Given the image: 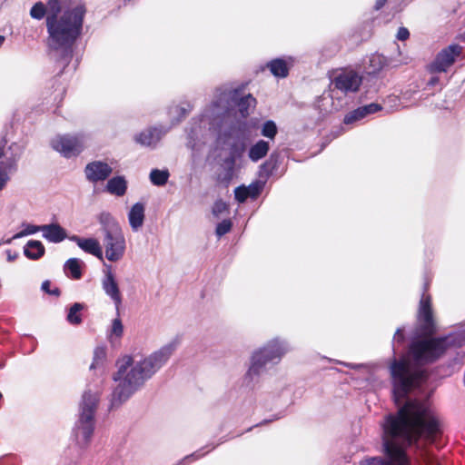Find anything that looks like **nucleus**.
Returning <instances> with one entry per match:
<instances>
[{
    "label": "nucleus",
    "instance_id": "1",
    "mask_svg": "<svg viewBox=\"0 0 465 465\" xmlns=\"http://www.w3.org/2000/svg\"><path fill=\"white\" fill-rule=\"evenodd\" d=\"M382 447L387 460L371 457L360 465H409L406 449L418 444L420 439L437 444L441 436L438 419L429 404L416 399H408L398 407L395 414H388L382 423Z\"/></svg>",
    "mask_w": 465,
    "mask_h": 465
},
{
    "label": "nucleus",
    "instance_id": "2",
    "mask_svg": "<svg viewBox=\"0 0 465 465\" xmlns=\"http://www.w3.org/2000/svg\"><path fill=\"white\" fill-rule=\"evenodd\" d=\"M203 124L208 123L209 127L199 122H190L186 128V146L193 151H200L213 137L217 147L221 150L227 148L229 153L222 160V172L217 174V182L227 186L233 179L237 160L241 159L246 150L243 138L238 135V125L232 124L223 131L222 128L226 124V116L222 108L203 119Z\"/></svg>",
    "mask_w": 465,
    "mask_h": 465
},
{
    "label": "nucleus",
    "instance_id": "3",
    "mask_svg": "<svg viewBox=\"0 0 465 465\" xmlns=\"http://www.w3.org/2000/svg\"><path fill=\"white\" fill-rule=\"evenodd\" d=\"M179 344L180 338L175 337L143 360L134 361L132 356L126 355L117 361V371L113 376L117 385L109 399V409L119 408L143 388L167 363Z\"/></svg>",
    "mask_w": 465,
    "mask_h": 465
},
{
    "label": "nucleus",
    "instance_id": "4",
    "mask_svg": "<svg viewBox=\"0 0 465 465\" xmlns=\"http://www.w3.org/2000/svg\"><path fill=\"white\" fill-rule=\"evenodd\" d=\"M85 13L84 5L80 4L65 10L60 19L50 18L46 21L47 45L52 50L62 51L60 60L64 66L73 57V46L82 34Z\"/></svg>",
    "mask_w": 465,
    "mask_h": 465
},
{
    "label": "nucleus",
    "instance_id": "5",
    "mask_svg": "<svg viewBox=\"0 0 465 465\" xmlns=\"http://www.w3.org/2000/svg\"><path fill=\"white\" fill-rule=\"evenodd\" d=\"M403 331V328L396 330L392 344L404 342ZM392 351L393 356L389 366L392 383V397L395 404L400 407L409 399L408 395L411 390L420 385L424 378V371L413 367L405 356L397 359L394 345H392Z\"/></svg>",
    "mask_w": 465,
    "mask_h": 465
},
{
    "label": "nucleus",
    "instance_id": "6",
    "mask_svg": "<svg viewBox=\"0 0 465 465\" xmlns=\"http://www.w3.org/2000/svg\"><path fill=\"white\" fill-rule=\"evenodd\" d=\"M245 88L244 84L237 88H219L217 92L219 94L216 96V99L213 100L208 106L204 108L203 113L198 116L193 118L190 122H199L202 124L203 119H209V116L213 114L216 109L222 108L226 116V124L222 128L223 131L227 126L232 124L238 125V135L240 138L242 137V123L238 121H234L232 119L231 110L232 108H236L242 117H247L249 115L250 107H254L256 104V99L250 94H244L243 90ZM206 127H209L208 123L203 124Z\"/></svg>",
    "mask_w": 465,
    "mask_h": 465
},
{
    "label": "nucleus",
    "instance_id": "7",
    "mask_svg": "<svg viewBox=\"0 0 465 465\" xmlns=\"http://www.w3.org/2000/svg\"><path fill=\"white\" fill-rule=\"evenodd\" d=\"M103 381L88 383L79 402L78 418L73 428V437L79 448H86L95 428V413L103 392Z\"/></svg>",
    "mask_w": 465,
    "mask_h": 465
},
{
    "label": "nucleus",
    "instance_id": "8",
    "mask_svg": "<svg viewBox=\"0 0 465 465\" xmlns=\"http://www.w3.org/2000/svg\"><path fill=\"white\" fill-rule=\"evenodd\" d=\"M292 350L289 341L274 337L255 349L250 358V365L244 375L247 386H253L268 367L277 365Z\"/></svg>",
    "mask_w": 465,
    "mask_h": 465
},
{
    "label": "nucleus",
    "instance_id": "9",
    "mask_svg": "<svg viewBox=\"0 0 465 465\" xmlns=\"http://www.w3.org/2000/svg\"><path fill=\"white\" fill-rule=\"evenodd\" d=\"M453 343L454 338L451 335L434 338L424 336L411 342L408 354L417 365L430 364L439 360Z\"/></svg>",
    "mask_w": 465,
    "mask_h": 465
},
{
    "label": "nucleus",
    "instance_id": "10",
    "mask_svg": "<svg viewBox=\"0 0 465 465\" xmlns=\"http://www.w3.org/2000/svg\"><path fill=\"white\" fill-rule=\"evenodd\" d=\"M87 138L84 134H57L51 142V147L63 157L70 159L78 156L86 146Z\"/></svg>",
    "mask_w": 465,
    "mask_h": 465
},
{
    "label": "nucleus",
    "instance_id": "11",
    "mask_svg": "<svg viewBox=\"0 0 465 465\" xmlns=\"http://www.w3.org/2000/svg\"><path fill=\"white\" fill-rule=\"evenodd\" d=\"M361 82V76L353 70H341L337 72L331 79V97H334L339 93L343 94L356 93Z\"/></svg>",
    "mask_w": 465,
    "mask_h": 465
},
{
    "label": "nucleus",
    "instance_id": "12",
    "mask_svg": "<svg viewBox=\"0 0 465 465\" xmlns=\"http://www.w3.org/2000/svg\"><path fill=\"white\" fill-rule=\"evenodd\" d=\"M461 52L462 47L456 44L443 48L436 54L434 60L427 65L428 72L430 74L446 73L461 54Z\"/></svg>",
    "mask_w": 465,
    "mask_h": 465
},
{
    "label": "nucleus",
    "instance_id": "13",
    "mask_svg": "<svg viewBox=\"0 0 465 465\" xmlns=\"http://www.w3.org/2000/svg\"><path fill=\"white\" fill-rule=\"evenodd\" d=\"M101 286L105 295L114 304L116 314H119L120 307L123 303V295L111 264L104 263Z\"/></svg>",
    "mask_w": 465,
    "mask_h": 465
},
{
    "label": "nucleus",
    "instance_id": "14",
    "mask_svg": "<svg viewBox=\"0 0 465 465\" xmlns=\"http://www.w3.org/2000/svg\"><path fill=\"white\" fill-rule=\"evenodd\" d=\"M419 331L423 336H431L436 331L431 299L429 294L422 293L420 300L418 315Z\"/></svg>",
    "mask_w": 465,
    "mask_h": 465
},
{
    "label": "nucleus",
    "instance_id": "15",
    "mask_svg": "<svg viewBox=\"0 0 465 465\" xmlns=\"http://www.w3.org/2000/svg\"><path fill=\"white\" fill-rule=\"evenodd\" d=\"M103 243L105 250V257L109 262H115L124 257L125 239L122 230L104 234Z\"/></svg>",
    "mask_w": 465,
    "mask_h": 465
},
{
    "label": "nucleus",
    "instance_id": "16",
    "mask_svg": "<svg viewBox=\"0 0 465 465\" xmlns=\"http://www.w3.org/2000/svg\"><path fill=\"white\" fill-rule=\"evenodd\" d=\"M169 128L158 125L149 127L134 136V141L143 147L155 148Z\"/></svg>",
    "mask_w": 465,
    "mask_h": 465
},
{
    "label": "nucleus",
    "instance_id": "17",
    "mask_svg": "<svg viewBox=\"0 0 465 465\" xmlns=\"http://www.w3.org/2000/svg\"><path fill=\"white\" fill-rule=\"evenodd\" d=\"M112 167L105 162L94 161L84 167L86 179L93 183L105 181L112 173Z\"/></svg>",
    "mask_w": 465,
    "mask_h": 465
},
{
    "label": "nucleus",
    "instance_id": "18",
    "mask_svg": "<svg viewBox=\"0 0 465 465\" xmlns=\"http://www.w3.org/2000/svg\"><path fill=\"white\" fill-rule=\"evenodd\" d=\"M294 58L292 56L274 58L266 63L265 67L277 78H285L289 75L290 69L294 64Z\"/></svg>",
    "mask_w": 465,
    "mask_h": 465
},
{
    "label": "nucleus",
    "instance_id": "19",
    "mask_svg": "<svg viewBox=\"0 0 465 465\" xmlns=\"http://www.w3.org/2000/svg\"><path fill=\"white\" fill-rule=\"evenodd\" d=\"M71 242H74L84 252L92 254L96 258L103 260V250L100 242L95 238H83L78 235L73 234L68 237Z\"/></svg>",
    "mask_w": 465,
    "mask_h": 465
},
{
    "label": "nucleus",
    "instance_id": "20",
    "mask_svg": "<svg viewBox=\"0 0 465 465\" xmlns=\"http://www.w3.org/2000/svg\"><path fill=\"white\" fill-rule=\"evenodd\" d=\"M382 109L381 105L377 103H371L366 105L360 106L349 112L343 119L345 124H351L364 119L366 116L375 114Z\"/></svg>",
    "mask_w": 465,
    "mask_h": 465
},
{
    "label": "nucleus",
    "instance_id": "21",
    "mask_svg": "<svg viewBox=\"0 0 465 465\" xmlns=\"http://www.w3.org/2000/svg\"><path fill=\"white\" fill-rule=\"evenodd\" d=\"M4 145L0 144V158L4 156L3 151ZM20 156V152L16 154L15 158H9L5 162L0 163V191L5 186L6 183L9 180V174L14 173L16 169V161Z\"/></svg>",
    "mask_w": 465,
    "mask_h": 465
},
{
    "label": "nucleus",
    "instance_id": "22",
    "mask_svg": "<svg viewBox=\"0 0 465 465\" xmlns=\"http://www.w3.org/2000/svg\"><path fill=\"white\" fill-rule=\"evenodd\" d=\"M43 237L54 243H59L68 239L66 231L58 223H50L43 225Z\"/></svg>",
    "mask_w": 465,
    "mask_h": 465
},
{
    "label": "nucleus",
    "instance_id": "23",
    "mask_svg": "<svg viewBox=\"0 0 465 465\" xmlns=\"http://www.w3.org/2000/svg\"><path fill=\"white\" fill-rule=\"evenodd\" d=\"M145 206L143 203H135L128 213L129 224L134 232H137L143 224Z\"/></svg>",
    "mask_w": 465,
    "mask_h": 465
},
{
    "label": "nucleus",
    "instance_id": "24",
    "mask_svg": "<svg viewBox=\"0 0 465 465\" xmlns=\"http://www.w3.org/2000/svg\"><path fill=\"white\" fill-rule=\"evenodd\" d=\"M105 190L110 194L118 197L124 196L127 191V181L122 175L112 177L108 180Z\"/></svg>",
    "mask_w": 465,
    "mask_h": 465
},
{
    "label": "nucleus",
    "instance_id": "25",
    "mask_svg": "<svg viewBox=\"0 0 465 465\" xmlns=\"http://www.w3.org/2000/svg\"><path fill=\"white\" fill-rule=\"evenodd\" d=\"M98 222L101 225L103 234L122 230L116 219L108 212H102L98 215Z\"/></svg>",
    "mask_w": 465,
    "mask_h": 465
},
{
    "label": "nucleus",
    "instance_id": "26",
    "mask_svg": "<svg viewBox=\"0 0 465 465\" xmlns=\"http://www.w3.org/2000/svg\"><path fill=\"white\" fill-rule=\"evenodd\" d=\"M45 248L38 240H29L24 246V254L29 260H39L45 255Z\"/></svg>",
    "mask_w": 465,
    "mask_h": 465
},
{
    "label": "nucleus",
    "instance_id": "27",
    "mask_svg": "<svg viewBox=\"0 0 465 465\" xmlns=\"http://www.w3.org/2000/svg\"><path fill=\"white\" fill-rule=\"evenodd\" d=\"M270 151V143L264 140H259L254 144H252L248 150V157L253 162L257 163L258 161L264 158L268 152Z\"/></svg>",
    "mask_w": 465,
    "mask_h": 465
},
{
    "label": "nucleus",
    "instance_id": "28",
    "mask_svg": "<svg viewBox=\"0 0 465 465\" xmlns=\"http://www.w3.org/2000/svg\"><path fill=\"white\" fill-rule=\"evenodd\" d=\"M278 155L276 153H272L270 157L259 167L258 175L262 181L266 183L269 177L278 168Z\"/></svg>",
    "mask_w": 465,
    "mask_h": 465
},
{
    "label": "nucleus",
    "instance_id": "29",
    "mask_svg": "<svg viewBox=\"0 0 465 465\" xmlns=\"http://www.w3.org/2000/svg\"><path fill=\"white\" fill-rule=\"evenodd\" d=\"M84 265V262L78 258L68 259L64 265V272L66 276L74 280H79L82 275V267Z\"/></svg>",
    "mask_w": 465,
    "mask_h": 465
},
{
    "label": "nucleus",
    "instance_id": "30",
    "mask_svg": "<svg viewBox=\"0 0 465 465\" xmlns=\"http://www.w3.org/2000/svg\"><path fill=\"white\" fill-rule=\"evenodd\" d=\"M85 305L81 302H74L71 305L66 315V321L71 325H79L83 322L81 312L84 309Z\"/></svg>",
    "mask_w": 465,
    "mask_h": 465
},
{
    "label": "nucleus",
    "instance_id": "31",
    "mask_svg": "<svg viewBox=\"0 0 465 465\" xmlns=\"http://www.w3.org/2000/svg\"><path fill=\"white\" fill-rule=\"evenodd\" d=\"M169 176L170 173L167 169H153L150 173L149 178L153 185L163 186L168 182Z\"/></svg>",
    "mask_w": 465,
    "mask_h": 465
},
{
    "label": "nucleus",
    "instance_id": "32",
    "mask_svg": "<svg viewBox=\"0 0 465 465\" xmlns=\"http://www.w3.org/2000/svg\"><path fill=\"white\" fill-rule=\"evenodd\" d=\"M124 334V325L119 318V314L117 317L112 321V325L110 330L108 331L107 336L110 342H114V340H119Z\"/></svg>",
    "mask_w": 465,
    "mask_h": 465
},
{
    "label": "nucleus",
    "instance_id": "33",
    "mask_svg": "<svg viewBox=\"0 0 465 465\" xmlns=\"http://www.w3.org/2000/svg\"><path fill=\"white\" fill-rule=\"evenodd\" d=\"M47 15H46V21H48L50 18L54 19H60V13L62 10L61 3L59 0H49L45 5Z\"/></svg>",
    "mask_w": 465,
    "mask_h": 465
},
{
    "label": "nucleus",
    "instance_id": "34",
    "mask_svg": "<svg viewBox=\"0 0 465 465\" xmlns=\"http://www.w3.org/2000/svg\"><path fill=\"white\" fill-rule=\"evenodd\" d=\"M22 226L24 229L13 235V239H20L28 235L35 234L38 232H43V225H35L24 223Z\"/></svg>",
    "mask_w": 465,
    "mask_h": 465
},
{
    "label": "nucleus",
    "instance_id": "35",
    "mask_svg": "<svg viewBox=\"0 0 465 465\" xmlns=\"http://www.w3.org/2000/svg\"><path fill=\"white\" fill-rule=\"evenodd\" d=\"M277 133V125L272 120H267L263 123L261 129V134L262 136L273 140Z\"/></svg>",
    "mask_w": 465,
    "mask_h": 465
},
{
    "label": "nucleus",
    "instance_id": "36",
    "mask_svg": "<svg viewBox=\"0 0 465 465\" xmlns=\"http://www.w3.org/2000/svg\"><path fill=\"white\" fill-rule=\"evenodd\" d=\"M265 185V182L262 180L254 181L248 186H245L247 193L250 198L255 199L257 198L261 193L262 192Z\"/></svg>",
    "mask_w": 465,
    "mask_h": 465
},
{
    "label": "nucleus",
    "instance_id": "37",
    "mask_svg": "<svg viewBox=\"0 0 465 465\" xmlns=\"http://www.w3.org/2000/svg\"><path fill=\"white\" fill-rule=\"evenodd\" d=\"M45 15H47L46 7L42 2L35 3L30 10L31 17L36 20L43 19Z\"/></svg>",
    "mask_w": 465,
    "mask_h": 465
},
{
    "label": "nucleus",
    "instance_id": "38",
    "mask_svg": "<svg viewBox=\"0 0 465 465\" xmlns=\"http://www.w3.org/2000/svg\"><path fill=\"white\" fill-rule=\"evenodd\" d=\"M232 226V223L229 219H224L220 222L215 229V233L218 237H222L224 234L228 233Z\"/></svg>",
    "mask_w": 465,
    "mask_h": 465
},
{
    "label": "nucleus",
    "instance_id": "39",
    "mask_svg": "<svg viewBox=\"0 0 465 465\" xmlns=\"http://www.w3.org/2000/svg\"><path fill=\"white\" fill-rule=\"evenodd\" d=\"M421 455L426 465H440L439 459L430 450H422Z\"/></svg>",
    "mask_w": 465,
    "mask_h": 465
},
{
    "label": "nucleus",
    "instance_id": "40",
    "mask_svg": "<svg viewBox=\"0 0 465 465\" xmlns=\"http://www.w3.org/2000/svg\"><path fill=\"white\" fill-rule=\"evenodd\" d=\"M205 453L202 452V450H196L195 452L185 456L182 460L178 461L174 465H187L188 463L194 461L201 457H203Z\"/></svg>",
    "mask_w": 465,
    "mask_h": 465
},
{
    "label": "nucleus",
    "instance_id": "41",
    "mask_svg": "<svg viewBox=\"0 0 465 465\" xmlns=\"http://www.w3.org/2000/svg\"><path fill=\"white\" fill-rule=\"evenodd\" d=\"M225 211H227V204L223 201L217 200L214 202L212 213L215 217H219Z\"/></svg>",
    "mask_w": 465,
    "mask_h": 465
},
{
    "label": "nucleus",
    "instance_id": "42",
    "mask_svg": "<svg viewBox=\"0 0 465 465\" xmlns=\"http://www.w3.org/2000/svg\"><path fill=\"white\" fill-rule=\"evenodd\" d=\"M175 110L178 113L176 123H180L193 110V106L190 104H187L185 106H176Z\"/></svg>",
    "mask_w": 465,
    "mask_h": 465
},
{
    "label": "nucleus",
    "instance_id": "43",
    "mask_svg": "<svg viewBox=\"0 0 465 465\" xmlns=\"http://www.w3.org/2000/svg\"><path fill=\"white\" fill-rule=\"evenodd\" d=\"M234 197L235 200L239 203H244L249 197L247 191L245 189V185H240L234 190Z\"/></svg>",
    "mask_w": 465,
    "mask_h": 465
},
{
    "label": "nucleus",
    "instance_id": "44",
    "mask_svg": "<svg viewBox=\"0 0 465 465\" xmlns=\"http://www.w3.org/2000/svg\"><path fill=\"white\" fill-rule=\"evenodd\" d=\"M409 36H410V32L407 28H405V27L399 28L398 33H397V39H399L401 41H405L409 38Z\"/></svg>",
    "mask_w": 465,
    "mask_h": 465
},
{
    "label": "nucleus",
    "instance_id": "45",
    "mask_svg": "<svg viewBox=\"0 0 465 465\" xmlns=\"http://www.w3.org/2000/svg\"><path fill=\"white\" fill-rule=\"evenodd\" d=\"M6 259L8 262H14L17 257V252H13L11 250H7L6 252Z\"/></svg>",
    "mask_w": 465,
    "mask_h": 465
},
{
    "label": "nucleus",
    "instance_id": "46",
    "mask_svg": "<svg viewBox=\"0 0 465 465\" xmlns=\"http://www.w3.org/2000/svg\"><path fill=\"white\" fill-rule=\"evenodd\" d=\"M439 83H440L439 76L433 75L430 78L427 84H428V86L433 87V86L437 85Z\"/></svg>",
    "mask_w": 465,
    "mask_h": 465
},
{
    "label": "nucleus",
    "instance_id": "47",
    "mask_svg": "<svg viewBox=\"0 0 465 465\" xmlns=\"http://www.w3.org/2000/svg\"><path fill=\"white\" fill-rule=\"evenodd\" d=\"M50 285H51V283H50V282H49V281H47V280H46V281H44V282H42V285H41V290H42L43 292H46V293H48V294H49V293H50V291H51V289H50Z\"/></svg>",
    "mask_w": 465,
    "mask_h": 465
},
{
    "label": "nucleus",
    "instance_id": "48",
    "mask_svg": "<svg viewBox=\"0 0 465 465\" xmlns=\"http://www.w3.org/2000/svg\"><path fill=\"white\" fill-rule=\"evenodd\" d=\"M388 0H376L374 5V9L376 11L381 10Z\"/></svg>",
    "mask_w": 465,
    "mask_h": 465
},
{
    "label": "nucleus",
    "instance_id": "49",
    "mask_svg": "<svg viewBox=\"0 0 465 465\" xmlns=\"http://www.w3.org/2000/svg\"><path fill=\"white\" fill-rule=\"evenodd\" d=\"M340 364H342L344 366H347L351 369H353V370H356V369H360L362 364H356V363H345V362H341V361H339Z\"/></svg>",
    "mask_w": 465,
    "mask_h": 465
},
{
    "label": "nucleus",
    "instance_id": "50",
    "mask_svg": "<svg viewBox=\"0 0 465 465\" xmlns=\"http://www.w3.org/2000/svg\"><path fill=\"white\" fill-rule=\"evenodd\" d=\"M61 293L60 290L58 288H55L54 290H51L50 291V295H54V296H59Z\"/></svg>",
    "mask_w": 465,
    "mask_h": 465
},
{
    "label": "nucleus",
    "instance_id": "51",
    "mask_svg": "<svg viewBox=\"0 0 465 465\" xmlns=\"http://www.w3.org/2000/svg\"><path fill=\"white\" fill-rule=\"evenodd\" d=\"M13 240H14L13 237H11V238H8L6 240H2L0 242H1V244H3V243L4 244H10Z\"/></svg>",
    "mask_w": 465,
    "mask_h": 465
},
{
    "label": "nucleus",
    "instance_id": "52",
    "mask_svg": "<svg viewBox=\"0 0 465 465\" xmlns=\"http://www.w3.org/2000/svg\"><path fill=\"white\" fill-rule=\"evenodd\" d=\"M5 39V36L0 35V47H1V46H2V45L4 44Z\"/></svg>",
    "mask_w": 465,
    "mask_h": 465
},
{
    "label": "nucleus",
    "instance_id": "53",
    "mask_svg": "<svg viewBox=\"0 0 465 465\" xmlns=\"http://www.w3.org/2000/svg\"><path fill=\"white\" fill-rule=\"evenodd\" d=\"M14 147H15V149H16V148H18V146H17L15 143H14V144H12V145L10 146V149H11V150H13V148H14Z\"/></svg>",
    "mask_w": 465,
    "mask_h": 465
},
{
    "label": "nucleus",
    "instance_id": "54",
    "mask_svg": "<svg viewBox=\"0 0 465 465\" xmlns=\"http://www.w3.org/2000/svg\"><path fill=\"white\" fill-rule=\"evenodd\" d=\"M94 367V362H93L90 366L91 369H93Z\"/></svg>",
    "mask_w": 465,
    "mask_h": 465
},
{
    "label": "nucleus",
    "instance_id": "55",
    "mask_svg": "<svg viewBox=\"0 0 465 465\" xmlns=\"http://www.w3.org/2000/svg\"><path fill=\"white\" fill-rule=\"evenodd\" d=\"M267 422H268V420H264L262 422H261V424H262V423H267Z\"/></svg>",
    "mask_w": 465,
    "mask_h": 465
},
{
    "label": "nucleus",
    "instance_id": "56",
    "mask_svg": "<svg viewBox=\"0 0 465 465\" xmlns=\"http://www.w3.org/2000/svg\"><path fill=\"white\" fill-rule=\"evenodd\" d=\"M215 447H216V445H213L210 450L215 449Z\"/></svg>",
    "mask_w": 465,
    "mask_h": 465
},
{
    "label": "nucleus",
    "instance_id": "57",
    "mask_svg": "<svg viewBox=\"0 0 465 465\" xmlns=\"http://www.w3.org/2000/svg\"><path fill=\"white\" fill-rule=\"evenodd\" d=\"M98 356V351H95V357Z\"/></svg>",
    "mask_w": 465,
    "mask_h": 465
}]
</instances>
